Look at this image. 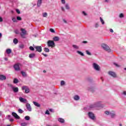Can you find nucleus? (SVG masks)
<instances>
[{
	"label": "nucleus",
	"instance_id": "56",
	"mask_svg": "<svg viewBox=\"0 0 126 126\" xmlns=\"http://www.w3.org/2000/svg\"><path fill=\"white\" fill-rule=\"evenodd\" d=\"M110 32H111V33H113V32H114V31H113V29H110Z\"/></svg>",
	"mask_w": 126,
	"mask_h": 126
},
{
	"label": "nucleus",
	"instance_id": "57",
	"mask_svg": "<svg viewBox=\"0 0 126 126\" xmlns=\"http://www.w3.org/2000/svg\"><path fill=\"white\" fill-rule=\"evenodd\" d=\"M2 21H3L2 18L0 17V22H2Z\"/></svg>",
	"mask_w": 126,
	"mask_h": 126
},
{
	"label": "nucleus",
	"instance_id": "22",
	"mask_svg": "<svg viewBox=\"0 0 126 126\" xmlns=\"http://www.w3.org/2000/svg\"><path fill=\"white\" fill-rule=\"evenodd\" d=\"M44 52H45L46 53H49V52H50V49H49V48H47V47H45L44 48Z\"/></svg>",
	"mask_w": 126,
	"mask_h": 126
},
{
	"label": "nucleus",
	"instance_id": "48",
	"mask_svg": "<svg viewBox=\"0 0 126 126\" xmlns=\"http://www.w3.org/2000/svg\"><path fill=\"white\" fill-rule=\"evenodd\" d=\"M15 34H19V31H18V30H16L15 31Z\"/></svg>",
	"mask_w": 126,
	"mask_h": 126
},
{
	"label": "nucleus",
	"instance_id": "9",
	"mask_svg": "<svg viewBox=\"0 0 126 126\" xmlns=\"http://www.w3.org/2000/svg\"><path fill=\"white\" fill-rule=\"evenodd\" d=\"M14 68L15 70H20V67H19V63L16 64L14 65Z\"/></svg>",
	"mask_w": 126,
	"mask_h": 126
},
{
	"label": "nucleus",
	"instance_id": "38",
	"mask_svg": "<svg viewBox=\"0 0 126 126\" xmlns=\"http://www.w3.org/2000/svg\"><path fill=\"white\" fill-rule=\"evenodd\" d=\"M65 83L64 82V81H62L61 82V85L63 86V85H64Z\"/></svg>",
	"mask_w": 126,
	"mask_h": 126
},
{
	"label": "nucleus",
	"instance_id": "1",
	"mask_svg": "<svg viewBox=\"0 0 126 126\" xmlns=\"http://www.w3.org/2000/svg\"><path fill=\"white\" fill-rule=\"evenodd\" d=\"M101 47L102 49H103V50H104V51H106V52H108V53H110L111 51L109 46L105 43H102L101 44Z\"/></svg>",
	"mask_w": 126,
	"mask_h": 126
},
{
	"label": "nucleus",
	"instance_id": "17",
	"mask_svg": "<svg viewBox=\"0 0 126 126\" xmlns=\"http://www.w3.org/2000/svg\"><path fill=\"white\" fill-rule=\"evenodd\" d=\"M95 107H97V104H96V103L94 104H91L90 106V109H93L94 108H95Z\"/></svg>",
	"mask_w": 126,
	"mask_h": 126
},
{
	"label": "nucleus",
	"instance_id": "14",
	"mask_svg": "<svg viewBox=\"0 0 126 126\" xmlns=\"http://www.w3.org/2000/svg\"><path fill=\"white\" fill-rule=\"evenodd\" d=\"M42 0H38L37 1V5L38 7H40V6H41V4H42Z\"/></svg>",
	"mask_w": 126,
	"mask_h": 126
},
{
	"label": "nucleus",
	"instance_id": "37",
	"mask_svg": "<svg viewBox=\"0 0 126 126\" xmlns=\"http://www.w3.org/2000/svg\"><path fill=\"white\" fill-rule=\"evenodd\" d=\"M18 112L20 114H22V113H23V110H22L21 109H19L18 110Z\"/></svg>",
	"mask_w": 126,
	"mask_h": 126
},
{
	"label": "nucleus",
	"instance_id": "49",
	"mask_svg": "<svg viewBox=\"0 0 126 126\" xmlns=\"http://www.w3.org/2000/svg\"><path fill=\"white\" fill-rule=\"evenodd\" d=\"M95 28H98L99 27V24L98 23L95 24Z\"/></svg>",
	"mask_w": 126,
	"mask_h": 126
},
{
	"label": "nucleus",
	"instance_id": "52",
	"mask_svg": "<svg viewBox=\"0 0 126 126\" xmlns=\"http://www.w3.org/2000/svg\"><path fill=\"white\" fill-rule=\"evenodd\" d=\"M49 111H50V112H51L52 113H54V110L52 109H49Z\"/></svg>",
	"mask_w": 126,
	"mask_h": 126
},
{
	"label": "nucleus",
	"instance_id": "20",
	"mask_svg": "<svg viewBox=\"0 0 126 126\" xmlns=\"http://www.w3.org/2000/svg\"><path fill=\"white\" fill-rule=\"evenodd\" d=\"M35 56V53H32L29 55V58H30V59H32V58H34Z\"/></svg>",
	"mask_w": 126,
	"mask_h": 126
},
{
	"label": "nucleus",
	"instance_id": "5",
	"mask_svg": "<svg viewBox=\"0 0 126 126\" xmlns=\"http://www.w3.org/2000/svg\"><path fill=\"white\" fill-rule=\"evenodd\" d=\"M34 48L36 49V52H38V53H41V52H42V46H34Z\"/></svg>",
	"mask_w": 126,
	"mask_h": 126
},
{
	"label": "nucleus",
	"instance_id": "18",
	"mask_svg": "<svg viewBox=\"0 0 126 126\" xmlns=\"http://www.w3.org/2000/svg\"><path fill=\"white\" fill-rule=\"evenodd\" d=\"M13 91L15 92V93H17V92H18V88L13 87Z\"/></svg>",
	"mask_w": 126,
	"mask_h": 126
},
{
	"label": "nucleus",
	"instance_id": "6",
	"mask_svg": "<svg viewBox=\"0 0 126 126\" xmlns=\"http://www.w3.org/2000/svg\"><path fill=\"white\" fill-rule=\"evenodd\" d=\"M93 66L95 70H100V66L96 63H94Z\"/></svg>",
	"mask_w": 126,
	"mask_h": 126
},
{
	"label": "nucleus",
	"instance_id": "61",
	"mask_svg": "<svg viewBox=\"0 0 126 126\" xmlns=\"http://www.w3.org/2000/svg\"><path fill=\"white\" fill-rule=\"evenodd\" d=\"M14 120L13 119H10V122H13Z\"/></svg>",
	"mask_w": 126,
	"mask_h": 126
},
{
	"label": "nucleus",
	"instance_id": "13",
	"mask_svg": "<svg viewBox=\"0 0 126 126\" xmlns=\"http://www.w3.org/2000/svg\"><path fill=\"white\" fill-rule=\"evenodd\" d=\"M58 121L59 122V123H61V124H63V123H64V119L62 118H59Z\"/></svg>",
	"mask_w": 126,
	"mask_h": 126
},
{
	"label": "nucleus",
	"instance_id": "15",
	"mask_svg": "<svg viewBox=\"0 0 126 126\" xmlns=\"http://www.w3.org/2000/svg\"><path fill=\"white\" fill-rule=\"evenodd\" d=\"M79 99H80V97L78 95H76L74 96V99L75 101H78V100H79Z\"/></svg>",
	"mask_w": 126,
	"mask_h": 126
},
{
	"label": "nucleus",
	"instance_id": "12",
	"mask_svg": "<svg viewBox=\"0 0 126 126\" xmlns=\"http://www.w3.org/2000/svg\"><path fill=\"white\" fill-rule=\"evenodd\" d=\"M6 77L3 75H0V80H5Z\"/></svg>",
	"mask_w": 126,
	"mask_h": 126
},
{
	"label": "nucleus",
	"instance_id": "63",
	"mask_svg": "<svg viewBox=\"0 0 126 126\" xmlns=\"http://www.w3.org/2000/svg\"><path fill=\"white\" fill-rule=\"evenodd\" d=\"M63 22H64V23H66V21H65V20H63Z\"/></svg>",
	"mask_w": 126,
	"mask_h": 126
},
{
	"label": "nucleus",
	"instance_id": "25",
	"mask_svg": "<svg viewBox=\"0 0 126 126\" xmlns=\"http://www.w3.org/2000/svg\"><path fill=\"white\" fill-rule=\"evenodd\" d=\"M77 53L78 54H79V55H80L81 56H82V57L84 56V54L83 53H82V52L79 51H77Z\"/></svg>",
	"mask_w": 126,
	"mask_h": 126
},
{
	"label": "nucleus",
	"instance_id": "31",
	"mask_svg": "<svg viewBox=\"0 0 126 126\" xmlns=\"http://www.w3.org/2000/svg\"><path fill=\"white\" fill-rule=\"evenodd\" d=\"M47 16H48V13H47L46 12H45V13H43V17H47Z\"/></svg>",
	"mask_w": 126,
	"mask_h": 126
},
{
	"label": "nucleus",
	"instance_id": "51",
	"mask_svg": "<svg viewBox=\"0 0 126 126\" xmlns=\"http://www.w3.org/2000/svg\"><path fill=\"white\" fill-rule=\"evenodd\" d=\"M105 114H106V115H110V112L109 111H105Z\"/></svg>",
	"mask_w": 126,
	"mask_h": 126
},
{
	"label": "nucleus",
	"instance_id": "60",
	"mask_svg": "<svg viewBox=\"0 0 126 126\" xmlns=\"http://www.w3.org/2000/svg\"><path fill=\"white\" fill-rule=\"evenodd\" d=\"M123 94H124V95H126V92H124L123 93Z\"/></svg>",
	"mask_w": 126,
	"mask_h": 126
},
{
	"label": "nucleus",
	"instance_id": "29",
	"mask_svg": "<svg viewBox=\"0 0 126 126\" xmlns=\"http://www.w3.org/2000/svg\"><path fill=\"white\" fill-rule=\"evenodd\" d=\"M110 115H111V118H115L116 116V114L115 113H110Z\"/></svg>",
	"mask_w": 126,
	"mask_h": 126
},
{
	"label": "nucleus",
	"instance_id": "46",
	"mask_svg": "<svg viewBox=\"0 0 126 126\" xmlns=\"http://www.w3.org/2000/svg\"><path fill=\"white\" fill-rule=\"evenodd\" d=\"M7 86H9V87H10L11 88H12L13 87L12 85L10 84H7Z\"/></svg>",
	"mask_w": 126,
	"mask_h": 126
},
{
	"label": "nucleus",
	"instance_id": "36",
	"mask_svg": "<svg viewBox=\"0 0 126 126\" xmlns=\"http://www.w3.org/2000/svg\"><path fill=\"white\" fill-rule=\"evenodd\" d=\"M86 53L89 56H91V53H90L88 50H86Z\"/></svg>",
	"mask_w": 126,
	"mask_h": 126
},
{
	"label": "nucleus",
	"instance_id": "19",
	"mask_svg": "<svg viewBox=\"0 0 126 126\" xmlns=\"http://www.w3.org/2000/svg\"><path fill=\"white\" fill-rule=\"evenodd\" d=\"M34 106H36V107H40V105L38 103V102H35V101H33V102Z\"/></svg>",
	"mask_w": 126,
	"mask_h": 126
},
{
	"label": "nucleus",
	"instance_id": "54",
	"mask_svg": "<svg viewBox=\"0 0 126 126\" xmlns=\"http://www.w3.org/2000/svg\"><path fill=\"white\" fill-rule=\"evenodd\" d=\"M83 14H84V15H85V16H86V15H87V14L86 13H85V11H83Z\"/></svg>",
	"mask_w": 126,
	"mask_h": 126
},
{
	"label": "nucleus",
	"instance_id": "50",
	"mask_svg": "<svg viewBox=\"0 0 126 126\" xmlns=\"http://www.w3.org/2000/svg\"><path fill=\"white\" fill-rule=\"evenodd\" d=\"M62 3L64 4L65 3V0H61Z\"/></svg>",
	"mask_w": 126,
	"mask_h": 126
},
{
	"label": "nucleus",
	"instance_id": "28",
	"mask_svg": "<svg viewBox=\"0 0 126 126\" xmlns=\"http://www.w3.org/2000/svg\"><path fill=\"white\" fill-rule=\"evenodd\" d=\"M25 119L26 121H29V120H30V117L26 116H25Z\"/></svg>",
	"mask_w": 126,
	"mask_h": 126
},
{
	"label": "nucleus",
	"instance_id": "47",
	"mask_svg": "<svg viewBox=\"0 0 126 126\" xmlns=\"http://www.w3.org/2000/svg\"><path fill=\"white\" fill-rule=\"evenodd\" d=\"M46 115H50V112H49V110H46L45 112Z\"/></svg>",
	"mask_w": 126,
	"mask_h": 126
},
{
	"label": "nucleus",
	"instance_id": "42",
	"mask_svg": "<svg viewBox=\"0 0 126 126\" xmlns=\"http://www.w3.org/2000/svg\"><path fill=\"white\" fill-rule=\"evenodd\" d=\"M16 11L17 13H18V14H20V11L19 10V9H16Z\"/></svg>",
	"mask_w": 126,
	"mask_h": 126
},
{
	"label": "nucleus",
	"instance_id": "53",
	"mask_svg": "<svg viewBox=\"0 0 126 126\" xmlns=\"http://www.w3.org/2000/svg\"><path fill=\"white\" fill-rule=\"evenodd\" d=\"M114 64H115L117 67H120V65H119V64H117V63H114Z\"/></svg>",
	"mask_w": 126,
	"mask_h": 126
},
{
	"label": "nucleus",
	"instance_id": "55",
	"mask_svg": "<svg viewBox=\"0 0 126 126\" xmlns=\"http://www.w3.org/2000/svg\"><path fill=\"white\" fill-rule=\"evenodd\" d=\"M42 54L43 55V56H44V57H48V55H47V54H45L44 53H42Z\"/></svg>",
	"mask_w": 126,
	"mask_h": 126
},
{
	"label": "nucleus",
	"instance_id": "3",
	"mask_svg": "<svg viewBox=\"0 0 126 126\" xmlns=\"http://www.w3.org/2000/svg\"><path fill=\"white\" fill-rule=\"evenodd\" d=\"M21 31L22 32V33H21V37H22V38H25V35H26L27 32H26V30L24 29H21Z\"/></svg>",
	"mask_w": 126,
	"mask_h": 126
},
{
	"label": "nucleus",
	"instance_id": "64",
	"mask_svg": "<svg viewBox=\"0 0 126 126\" xmlns=\"http://www.w3.org/2000/svg\"><path fill=\"white\" fill-rule=\"evenodd\" d=\"M5 61H8L7 58H4Z\"/></svg>",
	"mask_w": 126,
	"mask_h": 126
},
{
	"label": "nucleus",
	"instance_id": "35",
	"mask_svg": "<svg viewBox=\"0 0 126 126\" xmlns=\"http://www.w3.org/2000/svg\"><path fill=\"white\" fill-rule=\"evenodd\" d=\"M21 126H27V123H21Z\"/></svg>",
	"mask_w": 126,
	"mask_h": 126
},
{
	"label": "nucleus",
	"instance_id": "58",
	"mask_svg": "<svg viewBox=\"0 0 126 126\" xmlns=\"http://www.w3.org/2000/svg\"><path fill=\"white\" fill-rule=\"evenodd\" d=\"M61 9L63 11H64V8L63 7H61Z\"/></svg>",
	"mask_w": 126,
	"mask_h": 126
},
{
	"label": "nucleus",
	"instance_id": "11",
	"mask_svg": "<svg viewBox=\"0 0 126 126\" xmlns=\"http://www.w3.org/2000/svg\"><path fill=\"white\" fill-rule=\"evenodd\" d=\"M19 100L22 103H27V99L23 97H19Z\"/></svg>",
	"mask_w": 126,
	"mask_h": 126
},
{
	"label": "nucleus",
	"instance_id": "32",
	"mask_svg": "<svg viewBox=\"0 0 126 126\" xmlns=\"http://www.w3.org/2000/svg\"><path fill=\"white\" fill-rule=\"evenodd\" d=\"M73 48H74V49H78L79 47L78 46H77V45H72Z\"/></svg>",
	"mask_w": 126,
	"mask_h": 126
},
{
	"label": "nucleus",
	"instance_id": "33",
	"mask_svg": "<svg viewBox=\"0 0 126 126\" xmlns=\"http://www.w3.org/2000/svg\"><path fill=\"white\" fill-rule=\"evenodd\" d=\"M100 20L102 24H105V22H104V20H103V19H102L101 17H100Z\"/></svg>",
	"mask_w": 126,
	"mask_h": 126
},
{
	"label": "nucleus",
	"instance_id": "45",
	"mask_svg": "<svg viewBox=\"0 0 126 126\" xmlns=\"http://www.w3.org/2000/svg\"><path fill=\"white\" fill-rule=\"evenodd\" d=\"M119 17H120V18H123V17H124V14L121 13V14H120Z\"/></svg>",
	"mask_w": 126,
	"mask_h": 126
},
{
	"label": "nucleus",
	"instance_id": "24",
	"mask_svg": "<svg viewBox=\"0 0 126 126\" xmlns=\"http://www.w3.org/2000/svg\"><path fill=\"white\" fill-rule=\"evenodd\" d=\"M25 93L28 94L30 92V90L29 89V88H27L25 90Z\"/></svg>",
	"mask_w": 126,
	"mask_h": 126
},
{
	"label": "nucleus",
	"instance_id": "59",
	"mask_svg": "<svg viewBox=\"0 0 126 126\" xmlns=\"http://www.w3.org/2000/svg\"><path fill=\"white\" fill-rule=\"evenodd\" d=\"M83 44H86L87 43V41H83Z\"/></svg>",
	"mask_w": 126,
	"mask_h": 126
},
{
	"label": "nucleus",
	"instance_id": "21",
	"mask_svg": "<svg viewBox=\"0 0 126 126\" xmlns=\"http://www.w3.org/2000/svg\"><path fill=\"white\" fill-rule=\"evenodd\" d=\"M11 49H7L6 50V53H7L8 55H9V54H11Z\"/></svg>",
	"mask_w": 126,
	"mask_h": 126
},
{
	"label": "nucleus",
	"instance_id": "62",
	"mask_svg": "<svg viewBox=\"0 0 126 126\" xmlns=\"http://www.w3.org/2000/svg\"><path fill=\"white\" fill-rule=\"evenodd\" d=\"M43 72H44V73H46V71L45 70H44L43 71Z\"/></svg>",
	"mask_w": 126,
	"mask_h": 126
},
{
	"label": "nucleus",
	"instance_id": "7",
	"mask_svg": "<svg viewBox=\"0 0 126 126\" xmlns=\"http://www.w3.org/2000/svg\"><path fill=\"white\" fill-rule=\"evenodd\" d=\"M108 74H109V75H111V76H112V77H114L115 78H116V77H117V74H116V73L110 71L108 72Z\"/></svg>",
	"mask_w": 126,
	"mask_h": 126
},
{
	"label": "nucleus",
	"instance_id": "10",
	"mask_svg": "<svg viewBox=\"0 0 126 126\" xmlns=\"http://www.w3.org/2000/svg\"><path fill=\"white\" fill-rule=\"evenodd\" d=\"M26 106L27 110H29V112H31V111H32V109L31 108V105H30V104L27 103Z\"/></svg>",
	"mask_w": 126,
	"mask_h": 126
},
{
	"label": "nucleus",
	"instance_id": "16",
	"mask_svg": "<svg viewBox=\"0 0 126 126\" xmlns=\"http://www.w3.org/2000/svg\"><path fill=\"white\" fill-rule=\"evenodd\" d=\"M60 37L59 36H55L53 37V41H55V42H58V41H59Z\"/></svg>",
	"mask_w": 126,
	"mask_h": 126
},
{
	"label": "nucleus",
	"instance_id": "41",
	"mask_svg": "<svg viewBox=\"0 0 126 126\" xmlns=\"http://www.w3.org/2000/svg\"><path fill=\"white\" fill-rule=\"evenodd\" d=\"M17 20H22V18L20 16H18L17 17Z\"/></svg>",
	"mask_w": 126,
	"mask_h": 126
},
{
	"label": "nucleus",
	"instance_id": "2",
	"mask_svg": "<svg viewBox=\"0 0 126 126\" xmlns=\"http://www.w3.org/2000/svg\"><path fill=\"white\" fill-rule=\"evenodd\" d=\"M47 45L48 47H51V48L56 47V44H55V41L54 40H48Z\"/></svg>",
	"mask_w": 126,
	"mask_h": 126
},
{
	"label": "nucleus",
	"instance_id": "39",
	"mask_svg": "<svg viewBox=\"0 0 126 126\" xmlns=\"http://www.w3.org/2000/svg\"><path fill=\"white\" fill-rule=\"evenodd\" d=\"M30 50H31V51H34V47H32V46H30Z\"/></svg>",
	"mask_w": 126,
	"mask_h": 126
},
{
	"label": "nucleus",
	"instance_id": "30",
	"mask_svg": "<svg viewBox=\"0 0 126 126\" xmlns=\"http://www.w3.org/2000/svg\"><path fill=\"white\" fill-rule=\"evenodd\" d=\"M27 88H28V87H27V86H23L22 88V90H26V89H27Z\"/></svg>",
	"mask_w": 126,
	"mask_h": 126
},
{
	"label": "nucleus",
	"instance_id": "44",
	"mask_svg": "<svg viewBox=\"0 0 126 126\" xmlns=\"http://www.w3.org/2000/svg\"><path fill=\"white\" fill-rule=\"evenodd\" d=\"M19 47H20V48L21 49H23V48H24V45H23V44H21V45H20Z\"/></svg>",
	"mask_w": 126,
	"mask_h": 126
},
{
	"label": "nucleus",
	"instance_id": "34",
	"mask_svg": "<svg viewBox=\"0 0 126 126\" xmlns=\"http://www.w3.org/2000/svg\"><path fill=\"white\" fill-rule=\"evenodd\" d=\"M65 7L66 9H69V5H68V4H66Z\"/></svg>",
	"mask_w": 126,
	"mask_h": 126
},
{
	"label": "nucleus",
	"instance_id": "8",
	"mask_svg": "<svg viewBox=\"0 0 126 126\" xmlns=\"http://www.w3.org/2000/svg\"><path fill=\"white\" fill-rule=\"evenodd\" d=\"M12 115L17 120H19V119H20V117H19V116H18L15 112L12 113Z\"/></svg>",
	"mask_w": 126,
	"mask_h": 126
},
{
	"label": "nucleus",
	"instance_id": "4",
	"mask_svg": "<svg viewBox=\"0 0 126 126\" xmlns=\"http://www.w3.org/2000/svg\"><path fill=\"white\" fill-rule=\"evenodd\" d=\"M88 116L91 120H95V115L92 112H89Z\"/></svg>",
	"mask_w": 126,
	"mask_h": 126
},
{
	"label": "nucleus",
	"instance_id": "40",
	"mask_svg": "<svg viewBox=\"0 0 126 126\" xmlns=\"http://www.w3.org/2000/svg\"><path fill=\"white\" fill-rule=\"evenodd\" d=\"M12 20L14 22H17L16 19L15 18H14V17L12 18Z\"/></svg>",
	"mask_w": 126,
	"mask_h": 126
},
{
	"label": "nucleus",
	"instance_id": "23",
	"mask_svg": "<svg viewBox=\"0 0 126 126\" xmlns=\"http://www.w3.org/2000/svg\"><path fill=\"white\" fill-rule=\"evenodd\" d=\"M13 43L15 44H17L18 43V40L16 38H14L13 40Z\"/></svg>",
	"mask_w": 126,
	"mask_h": 126
},
{
	"label": "nucleus",
	"instance_id": "26",
	"mask_svg": "<svg viewBox=\"0 0 126 126\" xmlns=\"http://www.w3.org/2000/svg\"><path fill=\"white\" fill-rule=\"evenodd\" d=\"M21 73L23 76H27V74L25 72L22 71Z\"/></svg>",
	"mask_w": 126,
	"mask_h": 126
},
{
	"label": "nucleus",
	"instance_id": "27",
	"mask_svg": "<svg viewBox=\"0 0 126 126\" xmlns=\"http://www.w3.org/2000/svg\"><path fill=\"white\" fill-rule=\"evenodd\" d=\"M13 83L16 84V83H18V80L16 78L14 79Z\"/></svg>",
	"mask_w": 126,
	"mask_h": 126
},
{
	"label": "nucleus",
	"instance_id": "43",
	"mask_svg": "<svg viewBox=\"0 0 126 126\" xmlns=\"http://www.w3.org/2000/svg\"><path fill=\"white\" fill-rule=\"evenodd\" d=\"M50 31L52 33H55V30L54 29H50Z\"/></svg>",
	"mask_w": 126,
	"mask_h": 126
}]
</instances>
